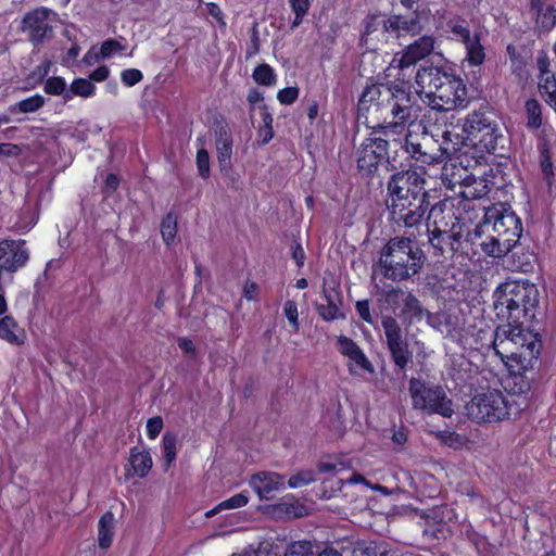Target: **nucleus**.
Wrapping results in <instances>:
<instances>
[{
  "label": "nucleus",
  "instance_id": "obj_10",
  "mask_svg": "<svg viewBox=\"0 0 556 556\" xmlns=\"http://www.w3.org/2000/svg\"><path fill=\"white\" fill-rule=\"evenodd\" d=\"M409 393L413 406L428 414L451 417L454 413L452 401L440 386L422 382L416 378L409 381Z\"/></svg>",
  "mask_w": 556,
  "mask_h": 556
},
{
  "label": "nucleus",
  "instance_id": "obj_39",
  "mask_svg": "<svg viewBox=\"0 0 556 556\" xmlns=\"http://www.w3.org/2000/svg\"><path fill=\"white\" fill-rule=\"evenodd\" d=\"M526 112L528 116V127L538 129L542 125V111L540 103L530 99L526 102Z\"/></svg>",
  "mask_w": 556,
  "mask_h": 556
},
{
  "label": "nucleus",
  "instance_id": "obj_23",
  "mask_svg": "<svg viewBox=\"0 0 556 556\" xmlns=\"http://www.w3.org/2000/svg\"><path fill=\"white\" fill-rule=\"evenodd\" d=\"M27 334L25 329L10 315L0 318V340L12 345L25 343Z\"/></svg>",
  "mask_w": 556,
  "mask_h": 556
},
{
  "label": "nucleus",
  "instance_id": "obj_53",
  "mask_svg": "<svg viewBox=\"0 0 556 556\" xmlns=\"http://www.w3.org/2000/svg\"><path fill=\"white\" fill-rule=\"evenodd\" d=\"M49 72V64L45 63L35 68L26 78L27 83L35 87Z\"/></svg>",
  "mask_w": 556,
  "mask_h": 556
},
{
  "label": "nucleus",
  "instance_id": "obj_26",
  "mask_svg": "<svg viewBox=\"0 0 556 556\" xmlns=\"http://www.w3.org/2000/svg\"><path fill=\"white\" fill-rule=\"evenodd\" d=\"M115 516L112 511L104 513L98 521V545L102 549L111 547L115 536Z\"/></svg>",
  "mask_w": 556,
  "mask_h": 556
},
{
  "label": "nucleus",
  "instance_id": "obj_19",
  "mask_svg": "<svg viewBox=\"0 0 556 556\" xmlns=\"http://www.w3.org/2000/svg\"><path fill=\"white\" fill-rule=\"evenodd\" d=\"M23 240H3L0 242V269L14 273L28 261V251Z\"/></svg>",
  "mask_w": 556,
  "mask_h": 556
},
{
  "label": "nucleus",
  "instance_id": "obj_6",
  "mask_svg": "<svg viewBox=\"0 0 556 556\" xmlns=\"http://www.w3.org/2000/svg\"><path fill=\"white\" fill-rule=\"evenodd\" d=\"M539 302V292L528 281H506L494 291V308L498 317L513 320H528Z\"/></svg>",
  "mask_w": 556,
  "mask_h": 556
},
{
  "label": "nucleus",
  "instance_id": "obj_12",
  "mask_svg": "<svg viewBox=\"0 0 556 556\" xmlns=\"http://www.w3.org/2000/svg\"><path fill=\"white\" fill-rule=\"evenodd\" d=\"M55 16L54 11L48 8H36L23 16L20 29L28 36L33 43H42L52 34Z\"/></svg>",
  "mask_w": 556,
  "mask_h": 556
},
{
  "label": "nucleus",
  "instance_id": "obj_11",
  "mask_svg": "<svg viewBox=\"0 0 556 556\" xmlns=\"http://www.w3.org/2000/svg\"><path fill=\"white\" fill-rule=\"evenodd\" d=\"M467 87L463 79L451 75L448 79L429 98V106L435 111L464 109L468 104Z\"/></svg>",
  "mask_w": 556,
  "mask_h": 556
},
{
  "label": "nucleus",
  "instance_id": "obj_48",
  "mask_svg": "<svg viewBox=\"0 0 556 556\" xmlns=\"http://www.w3.org/2000/svg\"><path fill=\"white\" fill-rule=\"evenodd\" d=\"M197 167L202 178L210 176V156L204 148H199L197 153Z\"/></svg>",
  "mask_w": 556,
  "mask_h": 556
},
{
  "label": "nucleus",
  "instance_id": "obj_37",
  "mask_svg": "<svg viewBox=\"0 0 556 556\" xmlns=\"http://www.w3.org/2000/svg\"><path fill=\"white\" fill-rule=\"evenodd\" d=\"M253 79L258 85L273 86L276 83V75L268 64H261L256 66L252 74Z\"/></svg>",
  "mask_w": 556,
  "mask_h": 556
},
{
  "label": "nucleus",
  "instance_id": "obj_44",
  "mask_svg": "<svg viewBox=\"0 0 556 556\" xmlns=\"http://www.w3.org/2000/svg\"><path fill=\"white\" fill-rule=\"evenodd\" d=\"M285 556H315V553L311 542L298 541L288 546Z\"/></svg>",
  "mask_w": 556,
  "mask_h": 556
},
{
  "label": "nucleus",
  "instance_id": "obj_33",
  "mask_svg": "<svg viewBox=\"0 0 556 556\" xmlns=\"http://www.w3.org/2000/svg\"><path fill=\"white\" fill-rule=\"evenodd\" d=\"M386 24H387V18H384L380 15L368 16L365 20V31L362 36V40L365 43H368L370 37L375 33H381L383 36L386 34H389L388 26Z\"/></svg>",
  "mask_w": 556,
  "mask_h": 556
},
{
  "label": "nucleus",
  "instance_id": "obj_31",
  "mask_svg": "<svg viewBox=\"0 0 556 556\" xmlns=\"http://www.w3.org/2000/svg\"><path fill=\"white\" fill-rule=\"evenodd\" d=\"M326 303L316 304V311L318 315L326 321H332L343 317L339 305L334 301L332 294L328 291H324V296Z\"/></svg>",
  "mask_w": 556,
  "mask_h": 556
},
{
  "label": "nucleus",
  "instance_id": "obj_18",
  "mask_svg": "<svg viewBox=\"0 0 556 556\" xmlns=\"http://www.w3.org/2000/svg\"><path fill=\"white\" fill-rule=\"evenodd\" d=\"M452 73L437 67L429 66L420 68L416 74L417 92L425 97V102H429V98H432L437 90L448 79Z\"/></svg>",
  "mask_w": 556,
  "mask_h": 556
},
{
  "label": "nucleus",
  "instance_id": "obj_14",
  "mask_svg": "<svg viewBox=\"0 0 556 556\" xmlns=\"http://www.w3.org/2000/svg\"><path fill=\"white\" fill-rule=\"evenodd\" d=\"M388 140L370 137L365 139L357 150V166L368 174L378 169L379 165L388 162Z\"/></svg>",
  "mask_w": 556,
  "mask_h": 556
},
{
  "label": "nucleus",
  "instance_id": "obj_50",
  "mask_svg": "<svg viewBox=\"0 0 556 556\" xmlns=\"http://www.w3.org/2000/svg\"><path fill=\"white\" fill-rule=\"evenodd\" d=\"M283 312L289 320V323L292 325L294 331H299L300 325H299V313H298V305L293 301H287L283 306Z\"/></svg>",
  "mask_w": 556,
  "mask_h": 556
},
{
  "label": "nucleus",
  "instance_id": "obj_28",
  "mask_svg": "<svg viewBox=\"0 0 556 556\" xmlns=\"http://www.w3.org/2000/svg\"><path fill=\"white\" fill-rule=\"evenodd\" d=\"M466 48V61L470 66H480L485 60V51L481 45L480 33H475L470 39L464 42Z\"/></svg>",
  "mask_w": 556,
  "mask_h": 556
},
{
  "label": "nucleus",
  "instance_id": "obj_17",
  "mask_svg": "<svg viewBox=\"0 0 556 556\" xmlns=\"http://www.w3.org/2000/svg\"><path fill=\"white\" fill-rule=\"evenodd\" d=\"M435 47V39L432 36H422L415 42L408 45L400 54L392 60V65L404 70L415 65L420 60L431 54Z\"/></svg>",
  "mask_w": 556,
  "mask_h": 556
},
{
  "label": "nucleus",
  "instance_id": "obj_57",
  "mask_svg": "<svg viewBox=\"0 0 556 556\" xmlns=\"http://www.w3.org/2000/svg\"><path fill=\"white\" fill-rule=\"evenodd\" d=\"M263 93L257 89H251L248 93V102L251 105V110L260 109L263 103Z\"/></svg>",
  "mask_w": 556,
  "mask_h": 556
},
{
  "label": "nucleus",
  "instance_id": "obj_20",
  "mask_svg": "<svg viewBox=\"0 0 556 556\" xmlns=\"http://www.w3.org/2000/svg\"><path fill=\"white\" fill-rule=\"evenodd\" d=\"M249 485L261 501H268L273 498L275 492L283 489L285 479L276 472L260 471L251 476Z\"/></svg>",
  "mask_w": 556,
  "mask_h": 556
},
{
  "label": "nucleus",
  "instance_id": "obj_35",
  "mask_svg": "<svg viewBox=\"0 0 556 556\" xmlns=\"http://www.w3.org/2000/svg\"><path fill=\"white\" fill-rule=\"evenodd\" d=\"M177 233V219L173 214H167L161 224V235L166 245L175 242Z\"/></svg>",
  "mask_w": 556,
  "mask_h": 556
},
{
  "label": "nucleus",
  "instance_id": "obj_52",
  "mask_svg": "<svg viewBox=\"0 0 556 556\" xmlns=\"http://www.w3.org/2000/svg\"><path fill=\"white\" fill-rule=\"evenodd\" d=\"M299 97V89L296 87H286L278 91L277 99L281 104L290 105Z\"/></svg>",
  "mask_w": 556,
  "mask_h": 556
},
{
  "label": "nucleus",
  "instance_id": "obj_16",
  "mask_svg": "<svg viewBox=\"0 0 556 556\" xmlns=\"http://www.w3.org/2000/svg\"><path fill=\"white\" fill-rule=\"evenodd\" d=\"M382 327L395 365L400 368H404L408 364L410 354L407 343L403 339L399 323L393 317H386L382 320Z\"/></svg>",
  "mask_w": 556,
  "mask_h": 556
},
{
  "label": "nucleus",
  "instance_id": "obj_41",
  "mask_svg": "<svg viewBox=\"0 0 556 556\" xmlns=\"http://www.w3.org/2000/svg\"><path fill=\"white\" fill-rule=\"evenodd\" d=\"M351 467V463L344 459H327L318 464V471L321 473H339Z\"/></svg>",
  "mask_w": 556,
  "mask_h": 556
},
{
  "label": "nucleus",
  "instance_id": "obj_15",
  "mask_svg": "<svg viewBox=\"0 0 556 556\" xmlns=\"http://www.w3.org/2000/svg\"><path fill=\"white\" fill-rule=\"evenodd\" d=\"M429 203H414L408 208L397 212L390 210L392 218L399 226L406 228L402 238H408L409 241L415 242L418 237L422 235V219L426 211L428 210Z\"/></svg>",
  "mask_w": 556,
  "mask_h": 556
},
{
  "label": "nucleus",
  "instance_id": "obj_63",
  "mask_svg": "<svg viewBox=\"0 0 556 556\" xmlns=\"http://www.w3.org/2000/svg\"><path fill=\"white\" fill-rule=\"evenodd\" d=\"M178 345L188 355H192L195 352L193 342L188 338H179Z\"/></svg>",
  "mask_w": 556,
  "mask_h": 556
},
{
  "label": "nucleus",
  "instance_id": "obj_4",
  "mask_svg": "<svg viewBox=\"0 0 556 556\" xmlns=\"http://www.w3.org/2000/svg\"><path fill=\"white\" fill-rule=\"evenodd\" d=\"M426 233L431 247L441 254L447 250L458 251L465 237L472 240L468 225L454 214L447 201H441L430 208Z\"/></svg>",
  "mask_w": 556,
  "mask_h": 556
},
{
  "label": "nucleus",
  "instance_id": "obj_27",
  "mask_svg": "<svg viewBox=\"0 0 556 556\" xmlns=\"http://www.w3.org/2000/svg\"><path fill=\"white\" fill-rule=\"evenodd\" d=\"M129 464L137 477L144 478L150 472L153 462L148 451L134 447L130 451Z\"/></svg>",
  "mask_w": 556,
  "mask_h": 556
},
{
  "label": "nucleus",
  "instance_id": "obj_7",
  "mask_svg": "<svg viewBox=\"0 0 556 556\" xmlns=\"http://www.w3.org/2000/svg\"><path fill=\"white\" fill-rule=\"evenodd\" d=\"M463 131L465 137L459 138L456 135L455 141L450 130L443 131L444 142L453 143V150H457L458 146L466 141L467 144L472 146L479 152L491 153L503 141L497 122L490 114L482 111H475L465 117Z\"/></svg>",
  "mask_w": 556,
  "mask_h": 556
},
{
  "label": "nucleus",
  "instance_id": "obj_30",
  "mask_svg": "<svg viewBox=\"0 0 556 556\" xmlns=\"http://www.w3.org/2000/svg\"><path fill=\"white\" fill-rule=\"evenodd\" d=\"M402 314L409 323L420 321L425 316L429 315L420 301L412 293H408L403 301Z\"/></svg>",
  "mask_w": 556,
  "mask_h": 556
},
{
  "label": "nucleus",
  "instance_id": "obj_21",
  "mask_svg": "<svg viewBox=\"0 0 556 556\" xmlns=\"http://www.w3.org/2000/svg\"><path fill=\"white\" fill-rule=\"evenodd\" d=\"M538 67L540 71L539 89L542 96L545 97L546 102L556 112V77L554 73L548 70V61L546 58L538 59Z\"/></svg>",
  "mask_w": 556,
  "mask_h": 556
},
{
  "label": "nucleus",
  "instance_id": "obj_46",
  "mask_svg": "<svg viewBox=\"0 0 556 556\" xmlns=\"http://www.w3.org/2000/svg\"><path fill=\"white\" fill-rule=\"evenodd\" d=\"M45 91L48 94L60 96L66 91V83L62 77H49L45 83Z\"/></svg>",
  "mask_w": 556,
  "mask_h": 556
},
{
  "label": "nucleus",
  "instance_id": "obj_24",
  "mask_svg": "<svg viewBox=\"0 0 556 556\" xmlns=\"http://www.w3.org/2000/svg\"><path fill=\"white\" fill-rule=\"evenodd\" d=\"M460 194L467 200H480L491 190L490 182L484 177L466 176L462 184Z\"/></svg>",
  "mask_w": 556,
  "mask_h": 556
},
{
  "label": "nucleus",
  "instance_id": "obj_49",
  "mask_svg": "<svg viewBox=\"0 0 556 556\" xmlns=\"http://www.w3.org/2000/svg\"><path fill=\"white\" fill-rule=\"evenodd\" d=\"M143 78L141 71L137 68H127L121 73V79L127 87H132L140 83Z\"/></svg>",
  "mask_w": 556,
  "mask_h": 556
},
{
  "label": "nucleus",
  "instance_id": "obj_40",
  "mask_svg": "<svg viewBox=\"0 0 556 556\" xmlns=\"http://www.w3.org/2000/svg\"><path fill=\"white\" fill-rule=\"evenodd\" d=\"M45 104V98L41 94H34L17 102L14 110L21 113H34L41 109Z\"/></svg>",
  "mask_w": 556,
  "mask_h": 556
},
{
  "label": "nucleus",
  "instance_id": "obj_43",
  "mask_svg": "<svg viewBox=\"0 0 556 556\" xmlns=\"http://www.w3.org/2000/svg\"><path fill=\"white\" fill-rule=\"evenodd\" d=\"M447 26L454 37L463 43L472 37L465 21L451 20Z\"/></svg>",
  "mask_w": 556,
  "mask_h": 556
},
{
  "label": "nucleus",
  "instance_id": "obj_54",
  "mask_svg": "<svg viewBox=\"0 0 556 556\" xmlns=\"http://www.w3.org/2000/svg\"><path fill=\"white\" fill-rule=\"evenodd\" d=\"M356 312L364 321L369 323V324L372 323V317L370 314V307H369L368 301H366V300L357 301Z\"/></svg>",
  "mask_w": 556,
  "mask_h": 556
},
{
  "label": "nucleus",
  "instance_id": "obj_61",
  "mask_svg": "<svg viewBox=\"0 0 556 556\" xmlns=\"http://www.w3.org/2000/svg\"><path fill=\"white\" fill-rule=\"evenodd\" d=\"M100 60H103V58H100V50L97 51L96 48L90 49L83 58V62L87 65H93Z\"/></svg>",
  "mask_w": 556,
  "mask_h": 556
},
{
  "label": "nucleus",
  "instance_id": "obj_36",
  "mask_svg": "<svg viewBox=\"0 0 556 556\" xmlns=\"http://www.w3.org/2000/svg\"><path fill=\"white\" fill-rule=\"evenodd\" d=\"M536 24L543 30H551L556 25V5L551 4L534 14Z\"/></svg>",
  "mask_w": 556,
  "mask_h": 556
},
{
  "label": "nucleus",
  "instance_id": "obj_59",
  "mask_svg": "<svg viewBox=\"0 0 556 556\" xmlns=\"http://www.w3.org/2000/svg\"><path fill=\"white\" fill-rule=\"evenodd\" d=\"M109 75L110 68L106 65H101L90 74V80L100 83L105 80Z\"/></svg>",
  "mask_w": 556,
  "mask_h": 556
},
{
  "label": "nucleus",
  "instance_id": "obj_62",
  "mask_svg": "<svg viewBox=\"0 0 556 556\" xmlns=\"http://www.w3.org/2000/svg\"><path fill=\"white\" fill-rule=\"evenodd\" d=\"M260 114L263 122L261 127H273V115L269 113L266 104L260 105Z\"/></svg>",
  "mask_w": 556,
  "mask_h": 556
},
{
  "label": "nucleus",
  "instance_id": "obj_47",
  "mask_svg": "<svg viewBox=\"0 0 556 556\" xmlns=\"http://www.w3.org/2000/svg\"><path fill=\"white\" fill-rule=\"evenodd\" d=\"M124 50L125 46H123L119 41L115 39H108L100 47V58L108 59Z\"/></svg>",
  "mask_w": 556,
  "mask_h": 556
},
{
  "label": "nucleus",
  "instance_id": "obj_51",
  "mask_svg": "<svg viewBox=\"0 0 556 556\" xmlns=\"http://www.w3.org/2000/svg\"><path fill=\"white\" fill-rule=\"evenodd\" d=\"M163 419L160 416L152 417L148 419L146 430L147 435L150 440H154L159 437L163 429Z\"/></svg>",
  "mask_w": 556,
  "mask_h": 556
},
{
  "label": "nucleus",
  "instance_id": "obj_5",
  "mask_svg": "<svg viewBox=\"0 0 556 556\" xmlns=\"http://www.w3.org/2000/svg\"><path fill=\"white\" fill-rule=\"evenodd\" d=\"M424 252L408 238L395 237L382 248L379 265L382 275L393 281L408 280L419 274L425 263Z\"/></svg>",
  "mask_w": 556,
  "mask_h": 556
},
{
  "label": "nucleus",
  "instance_id": "obj_32",
  "mask_svg": "<svg viewBox=\"0 0 556 556\" xmlns=\"http://www.w3.org/2000/svg\"><path fill=\"white\" fill-rule=\"evenodd\" d=\"M249 503L248 492L243 491L241 493L235 494L233 496L220 502L213 509L205 513L207 518L213 517L217 513L226 509H236L245 506Z\"/></svg>",
  "mask_w": 556,
  "mask_h": 556
},
{
  "label": "nucleus",
  "instance_id": "obj_13",
  "mask_svg": "<svg viewBox=\"0 0 556 556\" xmlns=\"http://www.w3.org/2000/svg\"><path fill=\"white\" fill-rule=\"evenodd\" d=\"M337 348L346 358V367L353 377L364 378L375 372L374 365L364 351L352 339L341 334L337 338Z\"/></svg>",
  "mask_w": 556,
  "mask_h": 556
},
{
  "label": "nucleus",
  "instance_id": "obj_9",
  "mask_svg": "<svg viewBox=\"0 0 556 556\" xmlns=\"http://www.w3.org/2000/svg\"><path fill=\"white\" fill-rule=\"evenodd\" d=\"M469 417L481 422H496L508 418L510 403L497 389H486L473 396L467 405Z\"/></svg>",
  "mask_w": 556,
  "mask_h": 556
},
{
  "label": "nucleus",
  "instance_id": "obj_34",
  "mask_svg": "<svg viewBox=\"0 0 556 556\" xmlns=\"http://www.w3.org/2000/svg\"><path fill=\"white\" fill-rule=\"evenodd\" d=\"M96 92V86L86 78H76L71 84V88L65 92L64 98L71 99L73 96H79L83 98L92 97Z\"/></svg>",
  "mask_w": 556,
  "mask_h": 556
},
{
  "label": "nucleus",
  "instance_id": "obj_60",
  "mask_svg": "<svg viewBox=\"0 0 556 556\" xmlns=\"http://www.w3.org/2000/svg\"><path fill=\"white\" fill-rule=\"evenodd\" d=\"M292 257L299 267L303 266L305 253L301 244L296 243L292 247Z\"/></svg>",
  "mask_w": 556,
  "mask_h": 556
},
{
  "label": "nucleus",
  "instance_id": "obj_42",
  "mask_svg": "<svg viewBox=\"0 0 556 556\" xmlns=\"http://www.w3.org/2000/svg\"><path fill=\"white\" fill-rule=\"evenodd\" d=\"M163 451H164V460H165V469H168L172 463L176 458V437L170 433H165L163 435Z\"/></svg>",
  "mask_w": 556,
  "mask_h": 556
},
{
  "label": "nucleus",
  "instance_id": "obj_56",
  "mask_svg": "<svg viewBox=\"0 0 556 556\" xmlns=\"http://www.w3.org/2000/svg\"><path fill=\"white\" fill-rule=\"evenodd\" d=\"M206 8H207V12L208 14L222 26V27H226V22L224 20V15H223V12L220 10V8L214 3V2H210L206 4Z\"/></svg>",
  "mask_w": 556,
  "mask_h": 556
},
{
  "label": "nucleus",
  "instance_id": "obj_3",
  "mask_svg": "<svg viewBox=\"0 0 556 556\" xmlns=\"http://www.w3.org/2000/svg\"><path fill=\"white\" fill-rule=\"evenodd\" d=\"M522 226L519 217L509 211L502 214L486 213L484 220L477 225L471 238H480L482 251L500 258L508 254L521 237Z\"/></svg>",
  "mask_w": 556,
  "mask_h": 556
},
{
  "label": "nucleus",
  "instance_id": "obj_2",
  "mask_svg": "<svg viewBox=\"0 0 556 556\" xmlns=\"http://www.w3.org/2000/svg\"><path fill=\"white\" fill-rule=\"evenodd\" d=\"M538 334L523 327V320L496 328L493 352L506 368H532L539 355Z\"/></svg>",
  "mask_w": 556,
  "mask_h": 556
},
{
  "label": "nucleus",
  "instance_id": "obj_22",
  "mask_svg": "<svg viewBox=\"0 0 556 556\" xmlns=\"http://www.w3.org/2000/svg\"><path fill=\"white\" fill-rule=\"evenodd\" d=\"M389 34H394L395 37H402L406 35H417L422 30L419 16L413 17L393 15L387 18Z\"/></svg>",
  "mask_w": 556,
  "mask_h": 556
},
{
  "label": "nucleus",
  "instance_id": "obj_8",
  "mask_svg": "<svg viewBox=\"0 0 556 556\" xmlns=\"http://www.w3.org/2000/svg\"><path fill=\"white\" fill-rule=\"evenodd\" d=\"M425 178L416 170L394 174L388 182L389 210L402 212L414 203H426Z\"/></svg>",
  "mask_w": 556,
  "mask_h": 556
},
{
  "label": "nucleus",
  "instance_id": "obj_55",
  "mask_svg": "<svg viewBox=\"0 0 556 556\" xmlns=\"http://www.w3.org/2000/svg\"><path fill=\"white\" fill-rule=\"evenodd\" d=\"M541 169L546 177H552L554 175L553 163L547 150H544L541 153Z\"/></svg>",
  "mask_w": 556,
  "mask_h": 556
},
{
  "label": "nucleus",
  "instance_id": "obj_64",
  "mask_svg": "<svg viewBox=\"0 0 556 556\" xmlns=\"http://www.w3.org/2000/svg\"><path fill=\"white\" fill-rule=\"evenodd\" d=\"M232 556H279L277 554H269L264 547H260L256 551L249 549L241 554H233Z\"/></svg>",
  "mask_w": 556,
  "mask_h": 556
},
{
  "label": "nucleus",
  "instance_id": "obj_29",
  "mask_svg": "<svg viewBox=\"0 0 556 556\" xmlns=\"http://www.w3.org/2000/svg\"><path fill=\"white\" fill-rule=\"evenodd\" d=\"M216 152L220 170H228L232 155V139L226 131L220 132L216 140Z\"/></svg>",
  "mask_w": 556,
  "mask_h": 556
},
{
  "label": "nucleus",
  "instance_id": "obj_1",
  "mask_svg": "<svg viewBox=\"0 0 556 556\" xmlns=\"http://www.w3.org/2000/svg\"><path fill=\"white\" fill-rule=\"evenodd\" d=\"M358 112L379 114L382 123L377 127L386 137H406L408 128L418 119L419 105L412 92L400 85H371L359 98Z\"/></svg>",
  "mask_w": 556,
  "mask_h": 556
},
{
  "label": "nucleus",
  "instance_id": "obj_58",
  "mask_svg": "<svg viewBox=\"0 0 556 556\" xmlns=\"http://www.w3.org/2000/svg\"><path fill=\"white\" fill-rule=\"evenodd\" d=\"M119 186V178L115 174H108L104 182V192L113 193Z\"/></svg>",
  "mask_w": 556,
  "mask_h": 556
},
{
  "label": "nucleus",
  "instance_id": "obj_45",
  "mask_svg": "<svg viewBox=\"0 0 556 556\" xmlns=\"http://www.w3.org/2000/svg\"><path fill=\"white\" fill-rule=\"evenodd\" d=\"M315 481V473L312 470H302L291 476L288 480V485L291 489H298L307 485Z\"/></svg>",
  "mask_w": 556,
  "mask_h": 556
},
{
  "label": "nucleus",
  "instance_id": "obj_25",
  "mask_svg": "<svg viewBox=\"0 0 556 556\" xmlns=\"http://www.w3.org/2000/svg\"><path fill=\"white\" fill-rule=\"evenodd\" d=\"M531 368H507L509 376L505 381V389L513 394H525L531 389V378L527 372Z\"/></svg>",
  "mask_w": 556,
  "mask_h": 556
},
{
  "label": "nucleus",
  "instance_id": "obj_38",
  "mask_svg": "<svg viewBox=\"0 0 556 556\" xmlns=\"http://www.w3.org/2000/svg\"><path fill=\"white\" fill-rule=\"evenodd\" d=\"M289 4L294 13V18L291 23V28L294 29L302 24L309 10L311 2L309 0H289Z\"/></svg>",
  "mask_w": 556,
  "mask_h": 556
}]
</instances>
